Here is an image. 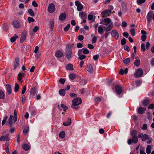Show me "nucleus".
I'll use <instances>...</instances> for the list:
<instances>
[{
  "instance_id": "27",
  "label": "nucleus",
  "mask_w": 154,
  "mask_h": 154,
  "mask_svg": "<svg viewBox=\"0 0 154 154\" xmlns=\"http://www.w3.org/2000/svg\"><path fill=\"white\" fill-rule=\"evenodd\" d=\"M103 21L105 23L104 25L107 26V25L110 24V23L111 22V20L110 18H107L103 20Z\"/></svg>"
},
{
  "instance_id": "59",
  "label": "nucleus",
  "mask_w": 154,
  "mask_h": 154,
  "mask_svg": "<svg viewBox=\"0 0 154 154\" xmlns=\"http://www.w3.org/2000/svg\"><path fill=\"white\" fill-rule=\"evenodd\" d=\"M99 57V55L98 54H96L93 56V58L94 60H96L98 59Z\"/></svg>"
},
{
  "instance_id": "52",
  "label": "nucleus",
  "mask_w": 154,
  "mask_h": 154,
  "mask_svg": "<svg viewBox=\"0 0 154 154\" xmlns=\"http://www.w3.org/2000/svg\"><path fill=\"white\" fill-rule=\"evenodd\" d=\"M147 128V125L146 124H143L142 126V127L141 128V129L143 130H146Z\"/></svg>"
},
{
  "instance_id": "22",
  "label": "nucleus",
  "mask_w": 154,
  "mask_h": 154,
  "mask_svg": "<svg viewBox=\"0 0 154 154\" xmlns=\"http://www.w3.org/2000/svg\"><path fill=\"white\" fill-rule=\"evenodd\" d=\"M6 89L7 91L8 94H10L11 93V88L10 85L8 84L6 85Z\"/></svg>"
},
{
  "instance_id": "36",
  "label": "nucleus",
  "mask_w": 154,
  "mask_h": 154,
  "mask_svg": "<svg viewBox=\"0 0 154 154\" xmlns=\"http://www.w3.org/2000/svg\"><path fill=\"white\" fill-rule=\"evenodd\" d=\"M28 12L30 15L32 17H34L35 15L34 13V11L32 10L31 9H29Z\"/></svg>"
},
{
  "instance_id": "43",
  "label": "nucleus",
  "mask_w": 154,
  "mask_h": 154,
  "mask_svg": "<svg viewBox=\"0 0 154 154\" xmlns=\"http://www.w3.org/2000/svg\"><path fill=\"white\" fill-rule=\"evenodd\" d=\"M69 78L71 80H72L75 78V75L74 74H71L69 75Z\"/></svg>"
},
{
  "instance_id": "50",
  "label": "nucleus",
  "mask_w": 154,
  "mask_h": 154,
  "mask_svg": "<svg viewBox=\"0 0 154 154\" xmlns=\"http://www.w3.org/2000/svg\"><path fill=\"white\" fill-rule=\"evenodd\" d=\"M54 23L53 20H51L50 22V24L51 26V29H53L54 26Z\"/></svg>"
},
{
  "instance_id": "15",
  "label": "nucleus",
  "mask_w": 154,
  "mask_h": 154,
  "mask_svg": "<svg viewBox=\"0 0 154 154\" xmlns=\"http://www.w3.org/2000/svg\"><path fill=\"white\" fill-rule=\"evenodd\" d=\"M115 89L116 93L118 94H120L122 92V88L119 85H116L115 86Z\"/></svg>"
},
{
  "instance_id": "13",
  "label": "nucleus",
  "mask_w": 154,
  "mask_h": 154,
  "mask_svg": "<svg viewBox=\"0 0 154 154\" xmlns=\"http://www.w3.org/2000/svg\"><path fill=\"white\" fill-rule=\"evenodd\" d=\"M110 9L109 10H105V11H103L101 12V15L103 16H104L107 13H110L111 12V10L113 9V7L110 5Z\"/></svg>"
},
{
  "instance_id": "47",
  "label": "nucleus",
  "mask_w": 154,
  "mask_h": 154,
  "mask_svg": "<svg viewBox=\"0 0 154 154\" xmlns=\"http://www.w3.org/2000/svg\"><path fill=\"white\" fill-rule=\"evenodd\" d=\"M97 37L96 36L94 37L92 39V43L94 44L96 42L97 40Z\"/></svg>"
},
{
  "instance_id": "40",
  "label": "nucleus",
  "mask_w": 154,
  "mask_h": 154,
  "mask_svg": "<svg viewBox=\"0 0 154 154\" xmlns=\"http://www.w3.org/2000/svg\"><path fill=\"white\" fill-rule=\"evenodd\" d=\"M98 31L99 34H102L103 32V29L102 27L101 26H99L98 27Z\"/></svg>"
},
{
  "instance_id": "57",
  "label": "nucleus",
  "mask_w": 154,
  "mask_h": 154,
  "mask_svg": "<svg viewBox=\"0 0 154 154\" xmlns=\"http://www.w3.org/2000/svg\"><path fill=\"white\" fill-rule=\"evenodd\" d=\"M38 27L37 26H35L34 28L32 30L33 32H35L38 30Z\"/></svg>"
},
{
  "instance_id": "60",
  "label": "nucleus",
  "mask_w": 154,
  "mask_h": 154,
  "mask_svg": "<svg viewBox=\"0 0 154 154\" xmlns=\"http://www.w3.org/2000/svg\"><path fill=\"white\" fill-rule=\"evenodd\" d=\"M84 38V36L82 35H79L78 38V40L80 41L82 40Z\"/></svg>"
},
{
  "instance_id": "31",
  "label": "nucleus",
  "mask_w": 154,
  "mask_h": 154,
  "mask_svg": "<svg viewBox=\"0 0 154 154\" xmlns=\"http://www.w3.org/2000/svg\"><path fill=\"white\" fill-rule=\"evenodd\" d=\"M65 89H60L59 91V93L61 96H64L65 95Z\"/></svg>"
},
{
  "instance_id": "17",
  "label": "nucleus",
  "mask_w": 154,
  "mask_h": 154,
  "mask_svg": "<svg viewBox=\"0 0 154 154\" xmlns=\"http://www.w3.org/2000/svg\"><path fill=\"white\" fill-rule=\"evenodd\" d=\"M19 59L18 58H16L15 59V61L14 64V69H15L17 67H18L19 65Z\"/></svg>"
},
{
  "instance_id": "14",
  "label": "nucleus",
  "mask_w": 154,
  "mask_h": 154,
  "mask_svg": "<svg viewBox=\"0 0 154 154\" xmlns=\"http://www.w3.org/2000/svg\"><path fill=\"white\" fill-rule=\"evenodd\" d=\"M12 25L14 28L17 29L20 28V23L17 21H14L12 23Z\"/></svg>"
},
{
  "instance_id": "46",
  "label": "nucleus",
  "mask_w": 154,
  "mask_h": 154,
  "mask_svg": "<svg viewBox=\"0 0 154 154\" xmlns=\"http://www.w3.org/2000/svg\"><path fill=\"white\" fill-rule=\"evenodd\" d=\"M141 50L143 51H145L146 50L145 45L144 43H142L141 45Z\"/></svg>"
},
{
  "instance_id": "56",
  "label": "nucleus",
  "mask_w": 154,
  "mask_h": 154,
  "mask_svg": "<svg viewBox=\"0 0 154 154\" xmlns=\"http://www.w3.org/2000/svg\"><path fill=\"white\" fill-rule=\"evenodd\" d=\"M154 104L153 103L149 105L148 107L149 109H153L154 108Z\"/></svg>"
},
{
  "instance_id": "1",
  "label": "nucleus",
  "mask_w": 154,
  "mask_h": 154,
  "mask_svg": "<svg viewBox=\"0 0 154 154\" xmlns=\"http://www.w3.org/2000/svg\"><path fill=\"white\" fill-rule=\"evenodd\" d=\"M72 53V50L70 47V45H68L66 46L65 54L66 57L67 59H69L71 57Z\"/></svg>"
},
{
  "instance_id": "8",
  "label": "nucleus",
  "mask_w": 154,
  "mask_h": 154,
  "mask_svg": "<svg viewBox=\"0 0 154 154\" xmlns=\"http://www.w3.org/2000/svg\"><path fill=\"white\" fill-rule=\"evenodd\" d=\"M111 35L113 37H114L116 39L119 38V34L118 32L115 29L113 30L112 31Z\"/></svg>"
},
{
  "instance_id": "64",
  "label": "nucleus",
  "mask_w": 154,
  "mask_h": 154,
  "mask_svg": "<svg viewBox=\"0 0 154 154\" xmlns=\"http://www.w3.org/2000/svg\"><path fill=\"white\" fill-rule=\"evenodd\" d=\"M65 80L64 79L61 78L59 80L60 83L62 84H63L65 82Z\"/></svg>"
},
{
  "instance_id": "12",
  "label": "nucleus",
  "mask_w": 154,
  "mask_h": 154,
  "mask_svg": "<svg viewBox=\"0 0 154 154\" xmlns=\"http://www.w3.org/2000/svg\"><path fill=\"white\" fill-rule=\"evenodd\" d=\"M81 50H79L78 52V55L79 56L78 58L81 60L84 59L86 56L83 54H81Z\"/></svg>"
},
{
  "instance_id": "21",
  "label": "nucleus",
  "mask_w": 154,
  "mask_h": 154,
  "mask_svg": "<svg viewBox=\"0 0 154 154\" xmlns=\"http://www.w3.org/2000/svg\"><path fill=\"white\" fill-rule=\"evenodd\" d=\"M63 55V53L61 51L58 50L55 53V56L57 57H61Z\"/></svg>"
},
{
  "instance_id": "11",
  "label": "nucleus",
  "mask_w": 154,
  "mask_h": 154,
  "mask_svg": "<svg viewBox=\"0 0 154 154\" xmlns=\"http://www.w3.org/2000/svg\"><path fill=\"white\" fill-rule=\"evenodd\" d=\"M153 12L152 11H149L146 16V19L148 23H149L152 19V16L153 15Z\"/></svg>"
},
{
  "instance_id": "16",
  "label": "nucleus",
  "mask_w": 154,
  "mask_h": 154,
  "mask_svg": "<svg viewBox=\"0 0 154 154\" xmlns=\"http://www.w3.org/2000/svg\"><path fill=\"white\" fill-rule=\"evenodd\" d=\"M79 16L82 20L85 19L87 17V14L84 12H81L79 13Z\"/></svg>"
},
{
  "instance_id": "41",
  "label": "nucleus",
  "mask_w": 154,
  "mask_h": 154,
  "mask_svg": "<svg viewBox=\"0 0 154 154\" xmlns=\"http://www.w3.org/2000/svg\"><path fill=\"white\" fill-rule=\"evenodd\" d=\"M130 58H128L123 60V62L125 64H128L130 63Z\"/></svg>"
},
{
  "instance_id": "42",
  "label": "nucleus",
  "mask_w": 154,
  "mask_h": 154,
  "mask_svg": "<svg viewBox=\"0 0 154 154\" xmlns=\"http://www.w3.org/2000/svg\"><path fill=\"white\" fill-rule=\"evenodd\" d=\"M140 60H136L134 63V65L137 66H138L140 65Z\"/></svg>"
},
{
  "instance_id": "55",
  "label": "nucleus",
  "mask_w": 154,
  "mask_h": 154,
  "mask_svg": "<svg viewBox=\"0 0 154 154\" xmlns=\"http://www.w3.org/2000/svg\"><path fill=\"white\" fill-rule=\"evenodd\" d=\"M131 134L132 137L133 136H137V132L136 131H133L131 132Z\"/></svg>"
},
{
  "instance_id": "2",
  "label": "nucleus",
  "mask_w": 154,
  "mask_h": 154,
  "mask_svg": "<svg viewBox=\"0 0 154 154\" xmlns=\"http://www.w3.org/2000/svg\"><path fill=\"white\" fill-rule=\"evenodd\" d=\"M138 137L137 136H132L131 139H129L127 142L129 145H131L132 143H136L138 141Z\"/></svg>"
},
{
  "instance_id": "7",
  "label": "nucleus",
  "mask_w": 154,
  "mask_h": 154,
  "mask_svg": "<svg viewBox=\"0 0 154 154\" xmlns=\"http://www.w3.org/2000/svg\"><path fill=\"white\" fill-rule=\"evenodd\" d=\"M9 134L7 133L5 136H2L0 137V141H8L9 140Z\"/></svg>"
},
{
  "instance_id": "6",
  "label": "nucleus",
  "mask_w": 154,
  "mask_h": 154,
  "mask_svg": "<svg viewBox=\"0 0 154 154\" xmlns=\"http://www.w3.org/2000/svg\"><path fill=\"white\" fill-rule=\"evenodd\" d=\"M138 137L139 138H140L143 141H145L146 139H148L149 137L146 134H143L142 133L139 134L138 135Z\"/></svg>"
},
{
  "instance_id": "62",
  "label": "nucleus",
  "mask_w": 154,
  "mask_h": 154,
  "mask_svg": "<svg viewBox=\"0 0 154 154\" xmlns=\"http://www.w3.org/2000/svg\"><path fill=\"white\" fill-rule=\"evenodd\" d=\"M83 46L82 44L81 43H78L77 44V47L78 48H81Z\"/></svg>"
},
{
  "instance_id": "30",
  "label": "nucleus",
  "mask_w": 154,
  "mask_h": 154,
  "mask_svg": "<svg viewBox=\"0 0 154 154\" xmlns=\"http://www.w3.org/2000/svg\"><path fill=\"white\" fill-rule=\"evenodd\" d=\"M18 37V35L16 34H15L14 36L11 38L10 39L11 41V42H14L16 41V39Z\"/></svg>"
},
{
  "instance_id": "38",
  "label": "nucleus",
  "mask_w": 154,
  "mask_h": 154,
  "mask_svg": "<svg viewBox=\"0 0 154 154\" xmlns=\"http://www.w3.org/2000/svg\"><path fill=\"white\" fill-rule=\"evenodd\" d=\"M81 51L82 50V52L83 54H87L89 53V50L87 48H83L81 50Z\"/></svg>"
},
{
  "instance_id": "45",
  "label": "nucleus",
  "mask_w": 154,
  "mask_h": 154,
  "mask_svg": "<svg viewBox=\"0 0 154 154\" xmlns=\"http://www.w3.org/2000/svg\"><path fill=\"white\" fill-rule=\"evenodd\" d=\"M78 105H79L74 104L72 103V104L71 106V107L73 109H77L79 107Z\"/></svg>"
},
{
  "instance_id": "61",
  "label": "nucleus",
  "mask_w": 154,
  "mask_h": 154,
  "mask_svg": "<svg viewBox=\"0 0 154 154\" xmlns=\"http://www.w3.org/2000/svg\"><path fill=\"white\" fill-rule=\"evenodd\" d=\"M146 38V35H142L141 37L142 40L144 42L145 41Z\"/></svg>"
},
{
  "instance_id": "54",
  "label": "nucleus",
  "mask_w": 154,
  "mask_h": 154,
  "mask_svg": "<svg viewBox=\"0 0 154 154\" xmlns=\"http://www.w3.org/2000/svg\"><path fill=\"white\" fill-rule=\"evenodd\" d=\"M126 43V40L125 38H124L121 41V44L122 45H125Z\"/></svg>"
},
{
  "instance_id": "18",
  "label": "nucleus",
  "mask_w": 154,
  "mask_h": 154,
  "mask_svg": "<svg viewBox=\"0 0 154 154\" xmlns=\"http://www.w3.org/2000/svg\"><path fill=\"white\" fill-rule=\"evenodd\" d=\"M87 70L90 73H92L93 71V69L91 65L89 64L87 66Z\"/></svg>"
},
{
  "instance_id": "9",
  "label": "nucleus",
  "mask_w": 154,
  "mask_h": 154,
  "mask_svg": "<svg viewBox=\"0 0 154 154\" xmlns=\"http://www.w3.org/2000/svg\"><path fill=\"white\" fill-rule=\"evenodd\" d=\"M82 103V99L80 98H77L74 99L72 100V103L79 105Z\"/></svg>"
},
{
  "instance_id": "24",
  "label": "nucleus",
  "mask_w": 154,
  "mask_h": 154,
  "mask_svg": "<svg viewBox=\"0 0 154 154\" xmlns=\"http://www.w3.org/2000/svg\"><path fill=\"white\" fill-rule=\"evenodd\" d=\"M27 33H25V34L22 35L21 37L20 42L21 43H23L26 39V37Z\"/></svg>"
},
{
  "instance_id": "34",
  "label": "nucleus",
  "mask_w": 154,
  "mask_h": 154,
  "mask_svg": "<svg viewBox=\"0 0 154 154\" xmlns=\"http://www.w3.org/2000/svg\"><path fill=\"white\" fill-rule=\"evenodd\" d=\"M59 137L61 139L65 137V132L62 131L59 134Z\"/></svg>"
},
{
  "instance_id": "58",
  "label": "nucleus",
  "mask_w": 154,
  "mask_h": 154,
  "mask_svg": "<svg viewBox=\"0 0 154 154\" xmlns=\"http://www.w3.org/2000/svg\"><path fill=\"white\" fill-rule=\"evenodd\" d=\"M127 26V23L125 21H123L122 23V26L123 27H125Z\"/></svg>"
},
{
  "instance_id": "25",
  "label": "nucleus",
  "mask_w": 154,
  "mask_h": 154,
  "mask_svg": "<svg viewBox=\"0 0 154 154\" xmlns=\"http://www.w3.org/2000/svg\"><path fill=\"white\" fill-rule=\"evenodd\" d=\"M113 25L112 23H110L106 27V32H107L110 31L112 29Z\"/></svg>"
},
{
  "instance_id": "37",
  "label": "nucleus",
  "mask_w": 154,
  "mask_h": 154,
  "mask_svg": "<svg viewBox=\"0 0 154 154\" xmlns=\"http://www.w3.org/2000/svg\"><path fill=\"white\" fill-rule=\"evenodd\" d=\"M19 88V85L18 84H16L14 86V91L15 92L18 91Z\"/></svg>"
},
{
  "instance_id": "49",
  "label": "nucleus",
  "mask_w": 154,
  "mask_h": 154,
  "mask_svg": "<svg viewBox=\"0 0 154 154\" xmlns=\"http://www.w3.org/2000/svg\"><path fill=\"white\" fill-rule=\"evenodd\" d=\"M28 20L29 23L33 22L35 21L34 19L32 17H28Z\"/></svg>"
},
{
  "instance_id": "5",
  "label": "nucleus",
  "mask_w": 154,
  "mask_h": 154,
  "mask_svg": "<svg viewBox=\"0 0 154 154\" xmlns=\"http://www.w3.org/2000/svg\"><path fill=\"white\" fill-rule=\"evenodd\" d=\"M55 5L53 3H51L49 5L48 8V11L50 13H53L55 10Z\"/></svg>"
},
{
  "instance_id": "48",
  "label": "nucleus",
  "mask_w": 154,
  "mask_h": 154,
  "mask_svg": "<svg viewBox=\"0 0 154 154\" xmlns=\"http://www.w3.org/2000/svg\"><path fill=\"white\" fill-rule=\"evenodd\" d=\"M146 0H137L138 4L140 5L145 2Z\"/></svg>"
},
{
  "instance_id": "33",
  "label": "nucleus",
  "mask_w": 154,
  "mask_h": 154,
  "mask_svg": "<svg viewBox=\"0 0 154 154\" xmlns=\"http://www.w3.org/2000/svg\"><path fill=\"white\" fill-rule=\"evenodd\" d=\"M151 146L150 145H148L146 149V152L148 154H150L151 152Z\"/></svg>"
},
{
  "instance_id": "29",
  "label": "nucleus",
  "mask_w": 154,
  "mask_h": 154,
  "mask_svg": "<svg viewBox=\"0 0 154 154\" xmlns=\"http://www.w3.org/2000/svg\"><path fill=\"white\" fill-rule=\"evenodd\" d=\"M66 69L68 70H73V65L72 64H69L66 66Z\"/></svg>"
},
{
  "instance_id": "32",
  "label": "nucleus",
  "mask_w": 154,
  "mask_h": 154,
  "mask_svg": "<svg viewBox=\"0 0 154 154\" xmlns=\"http://www.w3.org/2000/svg\"><path fill=\"white\" fill-rule=\"evenodd\" d=\"M23 149L26 151H27L29 149V146L27 144H24L23 145Z\"/></svg>"
},
{
  "instance_id": "26",
  "label": "nucleus",
  "mask_w": 154,
  "mask_h": 154,
  "mask_svg": "<svg viewBox=\"0 0 154 154\" xmlns=\"http://www.w3.org/2000/svg\"><path fill=\"white\" fill-rule=\"evenodd\" d=\"M71 119L70 118H68L67 122H64L63 123V125L65 126H68L71 124Z\"/></svg>"
},
{
  "instance_id": "20",
  "label": "nucleus",
  "mask_w": 154,
  "mask_h": 154,
  "mask_svg": "<svg viewBox=\"0 0 154 154\" xmlns=\"http://www.w3.org/2000/svg\"><path fill=\"white\" fill-rule=\"evenodd\" d=\"M13 118V116L11 115L8 120L9 124L10 125L11 127H12L13 125L14 124V122H13L12 121V119Z\"/></svg>"
},
{
  "instance_id": "10",
  "label": "nucleus",
  "mask_w": 154,
  "mask_h": 154,
  "mask_svg": "<svg viewBox=\"0 0 154 154\" xmlns=\"http://www.w3.org/2000/svg\"><path fill=\"white\" fill-rule=\"evenodd\" d=\"M58 108L60 110L63 109V111H66L68 109V107L64 104H61L60 105H59L58 106Z\"/></svg>"
},
{
  "instance_id": "28",
  "label": "nucleus",
  "mask_w": 154,
  "mask_h": 154,
  "mask_svg": "<svg viewBox=\"0 0 154 154\" xmlns=\"http://www.w3.org/2000/svg\"><path fill=\"white\" fill-rule=\"evenodd\" d=\"M37 90L36 88H32L30 90V94L33 96H34Z\"/></svg>"
},
{
  "instance_id": "44",
  "label": "nucleus",
  "mask_w": 154,
  "mask_h": 154,
  "mask_svg": "<svg viewBox=\"0 0 154 154\" xmlns=\"http://www.w3.org/2000/svg\"><path fill=\"white\" fill-rule=\"evenodd\" d=\"M29 130V128L28 126L26 127L23 131V133L25 134L27 133Z\"/></svg>"
},
{
  "instance_id": "19",
  "label": "nucleus",
  "mask_w": 154,
  "mask_h": 154,
  "mask_svg": "<svg viewBox=\"0 0 154 154\" xmlns=\"http://www.w3.org/2000/svg\"><path fill=\"white\" fill-rule=\"evenodd\" d=\"M66 14L65 13H62L60 15L59 17V19L60 20H64L66 19Z\"/></svg>"
},
{
  "instance_id": "53",
  "label": "nucleus",
  "mask_w": 154,
  "mask_h": 154,
  "mask_svg": "<svg viewBox=\"0 0 154 154\" xmlns=\"http://www.w3.org/2000/svg\"><path fill=\"white\" fill-rule=\"evenodd\" d=\"M132 36L135 35V29L133 28L130 30Z\"/></svg>"
},
{
  "instance_id": "35",
  "label": "nucleus",
  "mask_w": 154,
  "mask_h": 154,
  "mask_svg": "<svg viewBox=\"0 0 154 154\" xmlns=\"http://www.w3.org/2000/svg\"><path fill=\"white\" fill-rule=\"evenodd\" d=\"M149 103V100L148 99L144 100L143 101V105L145 106L148 105Z\"/></svg>"
},
{
  "instance_id": "4",
  "label": "nucleus",
  "mask_w": 154,
  "mask_h": 154,
  "mask_svg": "<svg viewBox=\"0 0 154 154\" xmlns=\"http://www.w3.org/2000/svg\"><path fill=\"white\" fill-rule=\"evenodd\" d=\"M143 74V71L141 69H138L134 73L136 78H139L142 76Z\"/></svg>"
},
{
  "instance_id": "3",
  "label": "nucleus",
  "mask_w": 154,
  "mask_h": 154,
  "mask_svg": "<svg viewBox=\"0 0 154 154\" xmlns=\"http://www.w3.org/2000/svg\"><path fill=\"white\" fill-rule=\"evenodd\" d=\"M75 5L77 7V10L79 11H81L83 8L82 5L79 1H76L75 2Z\"/></svg>"
},
{
  "instance_id": "63",
  "label": "nucleus",
  "mask_w": 154,
  "mask_h": 154,
  "mask_svg": "<svg viewBox=\"0 0 154 154\" xmlns=\"http://www.w3.org/2000/svg\"><path fill=\"white\" fill-rule=\"evenodd\" d=\"M95 101L96 102H99L101 101V99L100 97H97L95 98Z\"/></svg>"
},
{
  "instance_id": "51",
  "label": "nucleus",
  "mask_w": 154,
  "mask_h": 154,
  "mask_svg": "<svg viewBox=\"0 0 154 154\" xmlns=\"http://www.w3.org/2000/svg\"><path fill=\"white\" fill-rule=\"evenodd\" d=\"M70 26V24H68L67 25V26L64 28V31H67L68 30V29H69V28Z\"/></svg>"
},
{
  "instance_id": "23",
  "label": "nucleus",
  "mask_w": 154,
  "mask_h": 154,
  "mask_svg": "<svg viewBox=\"0 0 154 154\" xmlns=\"http://www.w3.org/2000/svg\"><path fill=\"white\" fill-rule=\"evenodd\" d=\"M146 110V109L145 108H143L141 106L139 107L138 109L137 112L140 114H143L144 112Z\"/></svg>"
},
{
  "instance_id": "39",
  "label": "nucleus",
  "mask_w": 154,
  "mask_h": 154,
  "mask_svg": "<svg viewBox=\"0 0 154 154\" xmlns=\"http://www.w3.org/2000/svg\"><path fill=\"white\" fill-rule=\"evenodd\" d=\"M5 95L4 92L1 90H0V99H3L4 98Z\"/></svg>"
}]
</instances>
